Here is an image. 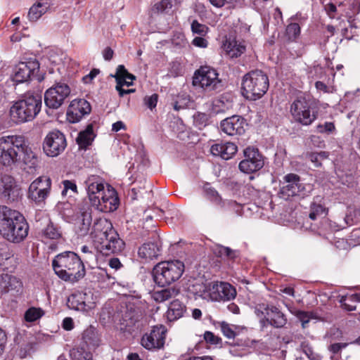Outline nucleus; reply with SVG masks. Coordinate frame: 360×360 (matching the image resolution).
<instances>
[{
  "instance_id": "f257e3e1",
  "label": "nucleus",
  "mask_w": 360,
  "mask_h": 360,
  "mask_svg": "<svg viewBox=\"0 0 360 360\" xmlns=\"http://www.w3.org/2000/svg\"><path fill=\"white\" fill-rule=\"evenodd\" d=\"M89 201L93 207L102 212L116 210L119 200L115 190L110 186L105 189L103 179L97 175H90L84 181Z\"/></svg>"
},
{
  "instance_id": "f03ea898",
  "label": "nucleus",
  "mask_w": 360,
  "mask_h": 360,
  "mask_svg": "<svg viewBox=\"0 0 360 360\" xmlns=\"http://www.w3.org/2000/svg\"><path fill=\"white\" fill-rule=\"evenodd\" d=\"M29 225L23 215L7 206H0V234L6 240L18 243L27 236Z\"/></svg>"
},
{
  "instance_id": "7ed1b4c3",
  "label": "nucleus",
  "mask_w": 360,
  "mask_h": 360,
  "mask_svg": "<svg viewBox=\"0 0 360 360\" xmlns=\"http://www.w3.org/2000/svg\"><path fill=\"white\" fill-rule=\"evenodd\" d=\"M52 266L59 278L75 283L86 274L84 262L74 252L65 251L57 255L52 260Z\"/></svg>"
},
{
  "instance_id": "20e7f679",
  "label": "nucleus",
  "mask_w": 360,
  "mask_h": 360,
  "mask_svg": "<svg viewBox=\"0 0 360 360\" xmlns=\"http://www.w3.org/2000/svg\"><path fill=\"white\" fill-rule=\"evenodd\" d=\"M41 104V96L26 94L11 106V117L16 123L32 121L40 112Z\"/></svg>"
},
{
  "instance_id": "39448f33",
  "label": "nucleus",
  "mask_w": 360,
  "mask_h": 360,
  "mask_svg": "<svg viewBox=\"0 0 360 360\" xmlns=\"http://www.w3.org/2000/svg\"><path fill=\"white\" fill-rule=\"evenodd\" d=\"M269 83L266 74L261 70H254L246 74L242 81V95L248 100L261 98L267 91Z\"/></svg>"
},
{
  "instance_id": "423d86ee",
  "label": "nucleus",
  "mask_w": 360,
  "mask_h": 360,
  "mask_svg": "<svg viewBox=\"0 0 360 360\" xmlns=\"http://www.w3.org/2000/svg\"><path fill=\"white\" fill-rule=\"evenodd\" d=\"M184 270V264L180 260L161 262L157 264L153 269V280L159 286L169 285L178 281Z\"/></svg>"
},
{
  "instance_id": "0eeeda50",
  "label": "nucleus",
  "mask_w": 360,
  "mask_h": 360,
  "mask_svg": "<svg viewBox=\"0 0 360 360\" xmlns=\"http://www.w3.org/2000/svg\"><path fill=\"white\" fill-rule=\"evenodd\" d=\"M24 138L20 136H6L0 138V164L11 166L20 160V147Z\"/></svg>"
},
{
  "instance_id": "6e6552de",
  "label": "nucleus",
  "mask_w": 360,
  "mask_h": 360,
  "mask_svg": "<svg viewBox=\"0 0 360 360\" xmlns=\"http://www.w3.org/2000/svg\"><path fill=\"white\" fill-rule=\"evenodd\" d=\"M290 113L295 122L305 126L310 125L316 119V112L311 111L309 102L304 97H299L292 102Z\"/></svg>"
},
{
  "instance_id": "1a4fd4ad",
  "label": "nucleus",
  "mask_w": 360,
  "mask_h": 360,
  "mask_svg": "<svg viewBox=\"0 0 360 360\" xmlns=\"http://www.w3.org/2000/svg\"><path fill=\"white\" fill-rule=\"evenodd\" d=\"M51 188V179L45 176H39L30 184L27 197L37 205H41L49 195Z\"/></svg>"
},
{
  "instance_id": "9d476101",
  "label": "nucleus",
  "mask_w": 360,
  "mask_h": 360,
  "mask_svg": "<svg viewBox=\"0 0 360 360\" xmlns=\"http://www.w3.org/2000/svg\"><path fill=\"white\" fill-rule=\"evenodd\" d=\"M286 185L281 188V195L284 198L300 196L304 198L307 195L311 189L310 185L306 186L301 182L300 177L295 174H288L283 178Z\"/></svg>"
},
{
  "instance_id": "9b49d317",
  "label": "nucleus",
  "mask_w": 360,
  "mask_h": 360,
  "mask_svg": "<svg viewBox=\"0 0 360 360\" xmlns=\"http://www.w3.org/2000/svg\"><path fill=\"white\" fill-rule=\"evenodd\" d=\"M67 146L65 135L59 130L50 131L45 137L43 150L46 155L56 157L62 153Z\"/></svg>"
},
{
  "instance_id": "f8f14e48",
  "label": "nucleus",
  "mask_w": 360,
  "mask_h": 360,
  "mask_svg": "<svg viewBox=\"0 0 360 360\" xmlns=\"http://www.w3.org/2000/svg\"><path fill=\"white\" fill-rule=\"evenodd\" d=\"M244 159L240 162L239 169L245 174H252L261 169L264 165L262 155L257 148L248 147L244 151Z\"/></svg>"
},
{
  "instance_id": "ddd939ff",
  "label": "nucleus",
  "mask_w": 360,
  "mask_h": 360,
  "mask_svg": "<svg viewBox=\"0 0 360 360\" xmlns=\"http://www.w3.org/2000/svg\"><path fill=\"white\" fill-rule=\"evenodd\" d=\"M70 89L65 83H57L47 89L44 94V102L49 108L57 109L70 95Z\"/></svg>"
},
{
  "instance_id": "4468645a",
  "label": "nucleus",
  "mask_w": 360,
  "mask_h": 360,
  "mask_svg": "<svg viewBox=\"0 0 360 360\" xmlns=\"http://www.w3.org/2000/svg\"><path fill=\"white\" fill-rule=\"evenodd\" d=\"M219 82L217 71L209 67L202 66L198 70L193 78V84L205 90L211 91L216 88Z\"/></svg>"
},
{
  "instance_id": "2eb2a0df",
  "label": "nucleus",
  "mask_w": 360,
  "mask_h": 360,
  "mask_svg": "<svg viewBox=\"0 0 360 360\" xmlns=\"http://www.w3.org/2000/svg\"><path fill=\"white\" fill-rule=\"evenodd\" d=\"M166 333L167 329L164 326H155L150 333L143 335L141 344L148 350L161 349L165 345Z\"/></svg>"
},
{
  "instance_id": "dca6fc26",
  "label": "nucleus",
  "mask_w": 360,
  "mask_h": 360,
  "mask_svg": "<svg viewBox=\"0 0 360 360\" xmlns=\"http://www.w3.org/2000/svg\"><path fill=\"white\" fill-rule=\"evenodd\" d=\"M236 290L229 283L211 282V298L212 301H229L236 296Z\"/></svg>"
},
{
  "instance_id": "f3484780",
  "label": "nucleus",
  "mask_w": 360,
  "mask_h": 360,
  "mask_svg": "<svg viewBox=\"0 0 360 360\" xmlns=\"http://www.w3.org/2000/svg\"><path fill=\"white\" fill-rule=\"evenodd\" d=\"M39 70V63L37 60H30L19 63L15 68L14 80L22 83L34 77Z\"/></svg>"
},
{
  "instance_id": "a211bd4d",
  "label": "nucleus",
  "mask_w": 360,
  "mask_h": 360,
  "mask_svg": "<svg viewBox=\"0 0 360 360\" xmlns=\"http://www.w3.org/2000/svg\"><path fill=\"white\" fill-rule=\"evenodd\" d=\"M91 110L89 103L84 99H75L71 101L68 110L67 119L70 122L76 123Z\"/></svg>"
},
{
  "instance_id": "6ab92c4d",
  "label": "nucleus",
  "mask_w": 360,
  "mask_h": 360,
  "mask_svg": "<svg viewBox=\"0 0 360 360\" xmlns=\"http://www.w3.org/2000/svg\"><path fill=\"white\" fill-rule=\"evenodd\" d=\"M114 230L110 221L100 217L94 220L90 231V236L95 242L101 244Z\"/></svg>"
},
{
  "instance_id": "aec40b11",
  "label": "nucleus",
  "mask_w": 360,
  "mask_h": 360,
  "mask_svg": "<svg viewBox=\"0 0 360 360\" xmlns=\"http://www.w3.org/2000/svg\"><path fill=\"white\" fill-rule=\"evenodd\" d=\"M245 126H247L245 120L239 115L227 117L223 120L220 124L221 131L229 136L244 134Z\"/></svg>"
},
{
  "instance_id": "412c9836",
  "label": "nucleus",
  "mask_w": 360,
  "mask_h": 360,
  "mask_svg": "<svg viewBox=\"0 0 360 360\" xmlns=\"http://www.w3.org/2000/svg\"><path fill=\"white\" fill-rule=\"evenodd\" d=\"M0 195L7 201H15L20 195V189L15 179L10 175H2L0 179Z\"/></svg>"
},
{
  "instance_id": "4be33fe9",
  "label": "nucleus",
  "mask_w": 360,
  "mask_h": 360,
  "mask_svg": "<svg viewBox=\"0 0 360 360\" xmlns=\"http://www.w3.org/2000/svg\"><path fill=\"white\" fill-rule=\"evenodd\" d=\"M101 249L105 254H118L122 252L125 247V243L119 236L115 230L110 233L109 236L101 243Z\"/></svg>"
},
{
  "instance_id": "5701e85b",
  "label": "nucleus",
  "mask_w": 360,
  "mask_h": 360,
  "mask_svg": "<svg viewBox=\"0 0 360 360\" xmlns=\"http://www.w3.org/2000/svg\"><path fill=\"white\" fill-rule=\"evenodd\" d=\"M141 319L142 313L139 309L131 306L127 307L120 320V324L122 326V329L131 330L136 325L137 328H139V323Z\"/></svg>"
},
{
  "instance_id": "b1692460",
  "label": "nucleus",
  "mask_w": 360,
  "mask_h": 360,
  "mask_svg": "<svg viewBox=\"0 0 360 360\" xmlns=\"http://www.w3.org/2000/svg\"><path fill=\"white\" fill-rule=\"evenodd\" d=\"M92 222L91 212L89 209L81 212L77 217L75 223L76 233L84 237L90 234L91 224Z\"/></svg>"
},
{
  "instance_id": "393cba45",
  "label": "nucleus",
  "mask_w": 360,
  "mask_h": 360,
  "mask_svg": "<svg viewBox=\"0 0 360 360\" xmlns=\"http://www.w3.org/2000/svg\"><path fill=\"white\" fill-rule=\"evenodd\" d=\"M22 281L15 276L6 274L0 276V288L4 292L18 294L22 292Z\"/></svg>"
},
{
  "instance_id": "a878e982",
  "label": "nucleus",
  "mask_w": 360,
  "mask_h": 360,
  "mask_svg": "<svg viewBox=\"0 0 360 360\" xmlns=\"http://www.w3.org/2000/svg\"><path fill=\"white\" fill-rule=\"evenodd\" d=\"M237 146L231 142L216 143L210 148L211 153L214 156H219L224 160L231 159L237 152Z\"/></svg>"
},
{
  "instance_id": "bb28decb",
  "label": "nucleus",
  "mask_w": 360,
  "mask_h": 360,
  "mask_svg": "<svg viewBox=\"0 0 360 360\" xmlns=\"http://www.w3.org/2000/svg\"><path fill=\"white\" fill-rule=\"evenodd\" d=\"M266 321L275 328H283L287 323L285 316L275 306H267L265 309Z\"/></svg>"
},
{
  "instance_id": "cd10ccee",
  "label": "nucleus",
  "mask_w": 360,
  "mask_h": 360,
  "mask_svg": "<svg viewBox=\"0 0 360 360\" xmlns=\"http://www.w3.org/2000/svg\"><path fill=\"white\" fill-rule=\"evenodd\" d=\"M211 200L221 208L228 209L234 212L238 215H241L243 205L233 200H224L217 191H209Z\"/></svg>"
},
{
  "instance_id": "c85d7f7f",
  "label": "nucleus",
  "mask_w": 360,
  "mask_h": 360,
  "mask_svg": "<svg viewBox=\"0 0 360 360\" xmlns=\"http://www.w3.org/2000/svg\"><path fill=\"white\" fill-rule=\"evenodd\" d=\"M189 291L195 296L203 299L211 298V282L202 279L195 280L188 288Z\"/></svg>"
},
{
  "instance_id": "c756f323",
  "label": "nucleus",
  "mask_w": 360,
  "mask_h": 360,
  "mask_svg": "<svg viewBox=\"0 0 360 360\" xmlns=\"http://www.w3.org/2000/svg\"><path fill=\"white\" fill-rule=\"evenodd\" d=\"M223 49L230 58H238L245 51L243 42L236 39L229 38L223 44Z\"/></svg>"
},
{
  "instance_id": "7c9ffc66",
  "label": "nucleus",
  "mask_w": 360,
  "mask_h": 360,
  "mask_svg": "<svg viewBox=\"0 0 360 360\" xmlns=\"http://www.w3.org/2000/svg\"><path fill=\"white\" fill-rule=\"evenodd\" d=\"M328 210L325 207L323 197L317 195L314 198L310 205V212L309 217L314 221L326 216Z\"/></svg>"
},
{
  "instance_id": "2f4dec72",
  "label": "nucleus",
  "mask_w": 360,
  "mask_h": 360,
  "mask_svg": "<svg viewBox=\"0 0 360 360\" xmlns=\"http://www.w3.org/2000/svg\"><path fill=\"white\" fill-rule=\"evenodd\" d=\"M161 249L160 246L154 243H147L143 244L138 250L139 257L146 261L157 259L160 255Z\"/></svg>"
},
{
  "instance_id": "473e14b6",
  "label": "nucleus",
  "mask_w": 360,
  "mask_h": 360,
  "mask_svg": "<svg viewBox=\"0 0 360 360\" xmlns=\"http://www.w3.org/2000/svg\"><path fill=\"white\" fill-rule=\"evenodd\" d=\"M20 160L30 169H35L39 163L37 156L26 144L25 140L23 146L20 147Z\"/></svg>"
},
{
  "instance_id": "72a5a7b5",
  "label": "nucleus",
  "mask_w": 360,
  "mask_h": 360,
  "mask_svg": "<svg viewBox=\"0 0 360 360\" xmlns=\"http://www.w3.org/2000/svg\"><path fill=\"white\" fill-rule=\"evenodd\" d=\"M51 0H39L28 12V18L32 21L37 20L50 8Z\"/></svg>"
},
{
  "instance_id": "f704fd0d",
  "label": "nucleus",
  "mask_w": 360,
  "mask_h": 360,
  "mask_svg": "<svg viewBox=\"0 0 360 360\" xmlns=\"http://www.w3.org/2000/svg\"><path fill=\"white\" fill-rule=\"evenodd\" d=\"M95 135L93 131V126L89 124L86 128L81 131L76 139V142L80 149H86L88 146L91 145Z\"/></svg>"
},
{
  "instance_id": "c9c22d12",
  "label": "nucleus",
  "mask_w": 360,
  "mask_h": 360,
  "mask_svg": "<svg viewBox=\"0 0 360 360\" xmlns=\"http://www.w3.org/2000/svg\"><path fill=\"white\" fill-rule=\"evenodd\" d=\"M100 340L96 329L93 327H89L84 330L82 333V342L80 345L86 348L96 347L99 345Z\"/></svg>"
},
{
  "instance_id": "e433bc0d",
  "label": "nucleus",
  "mask_w": 360,
  "mask_h": 360,
  "mask_svg": "<svg viewBox=\"0 0 360 360\" xmlns=\"http://www.w3.org/2000/svg\"><path fill=\"white\" fill-rule=\"evenodd\" d=\"M115 78L117 85H118V81L121 82L122 86H129L133 84L134 80L136 77L129 73L123 65H119L117 67L116 72L115 75H112Z\"/></svg>"
},
{
  "instance_id": "4c0bfd02",
  "label": "nucleus",
  "mask_w": 360,
  "mask_h": 360,
  "mask_svg": "<svg viewBox=\"0 0 360 360\" xmlns=\"http://www.w3.org/2000/svg\"><path fill=\"white\" fill-rule=\"evenodd\" d=\"M185 311V306L178 300H174L169 304L167 311V317L170 321H174L181 318Z\"/></svg>"
},
{
  "instance_id": "58836bf2",
  "label": "nucleus",
  "mask_w": 360,
  "mask_h": 360,
  "mask_svg": "<svg viewBox=\"0 0 360 360\" xmlns=\"http://www.w3.org/2000/svg\"><path fill=\"white\" fill-rule=\"evenodd\" d=\"M357 302H360V293L343 295L340 299L342 307L349 311L356 310Z\"/></svg>"
},
{
  "instance_id": "ea45409f",
  "label": "nucleus",
  "mask_w": 360,
  "mask_h": 360,
  "mask_svg": "<svg viewBox=\"0 0 360 360\" xmlns=\"http://www.w3.org/2000/svg\"><path fill=\"white\" fill-rule=\"evenodd\" d=\"M86 295L81 292L71 295L68 300L69 306L76 310H86V307H89L85 301Z\"/></svg>"
},
{
  "instance_id": "a19ab883",
  "label": "nucleus",
  "mask_w": 360,
  "mask_h": 360,
  "mask_svg": "<svg viewBox=\"0 0 360 360\" xmlns=\"http://www.w3.org/2000/svg\"><path fill=\"white\" fill-rule=\"evenodd\" d=\"M70 356L71 360H93L90 349L82 345L70 349Z\"/></svg>"
},
{
  "instance_id": "79ce46f5",
  "label": "nucleus",
  "mask_w": 360,
  "mask_h": 360,
  "mask_svg": "<svg viewBox=\"0 0 360 360\" xmlns=\"http://www.w3.org/2000/svg\"><path fill=\"white\" fill-rule=\"evenodd\" d=\"M179 291L174 288H166L159 291L154 292L153 299L158 302H162L171 298L175 297Z\"/></svg>"
},
{
  "instance_id": "37998d69",
  "label": "nucleus",
  "mask_w": 360,
  "mask_h": 360,
  "mask_svg": "<svg viewBox=\"0 0 360 360\" xmlns=\"http://www.w3.org/2000/svg\"><path fill=\"white\" fill-rule=\"evenodd\" d=\"M181 0H161L154 4L152 10L155 13H167L173 6L180 4Z\"/></svg>"
},
{
  "instance_id": "c03bdc74",
  "label": "nucleus",
  "mask_w": 360,
  "mask_h": 360,
  "mask_svg": "<svg viewBox=\"0 0 360 360\" xmlns=\"http://www.w3.org/2000/svg\"><path fill=\"white\" fill-rule=\"evenodd\" d=\"M324 340L329 344L338 342L344 340L342 330L336 328L328 330L324 335Z\"/></svg>"
},
{
  "instance_id": "a18cd8bd",
  "label": "nucleus",
  "mask_w": 360,
  "mask_h": 360,
  "mask_svg": "<svg viewBox=\"0 0 360 360\" xmlns=\"http://www.w3.org/2000/svg\"><path fill=\"white\" fill-rule=\"evenodd\" d=\"M43 236L48 239L56 240L60 238L61 233L59 229L49 221L46 227L42 231Z\"/></svg>"
},
{
  "instance_id": "49530a36",
  "label": "nucleus",
  "mask_w": 360,
  "mask_h": 360,
  "mask_svg": "<svg viewBox=\"0 0 360 360\" xmlns=\"http://www.w3.org/2000/svg\"><path fill=\"white\" fill-rule=\"evenodd\" d=\"M292 313L301 321L303 328L307 327V325L311 319L316 318L313 312L295 310V311H292Z\"/></svg>"
},
{
  "instance_id": "de8ad7c7",
  "label": "nucleus",
  "mask_w": 360,
  "mask_h": 360,
  "mask_svg": "<svg viewBox=\"0 0 360 360\" xmlns=\"http://www.w3.org/2000/svg\"><path fill=\"white\" fill-rule=\"evenodd\" d=\"M13 255L6 244L0 245V264L6 265V262L13 260Z\"/></svg>"
},
{
  "instance_id": "09e8293b",
  "label": "nucleus",
  "mask_w": 360,
  "mask_h": 360,
  "mask_svg": "<svg viewBox=\"0 0 360 360\" xmlns=\"http://www.w3.org/2000/svg\"><path fill=\"white\" fill-rule=\"evenodd\" d=\"M44 315V311L40 308L31 307L25 313V319L27 322H33L40 319Z\"/></svg>"
},
{
  "instance_id": "8fccbe9b",
  "label": "nucleus",
  "mask_w": 360,
  "mask_h": 360,
  "mask_svg": "<svg viewBox=\"0 0 360 360\" xmlns=\"http://www.w3.org/2000/svg\"><path fill=\"white\" fill-rule=\"evenodd\" d=\"M218 255L219 257H224L229 260H235L238 257V251L222 245L218 248Z\"/></svg>"
},
{
  "instance_id": "3c124183",
  "label": "nucleus",
  "mask_w": 360,
  "mask_h": 360,
  "mask_svg": "<svg viewBox=\"0 0 360 360\" xmlns=\"http://www.w3.org/2000/svg\"><path fill=\"white\" fill-rule=\"evenodd\" d=\"M208 30L209 27L206 25L201 24L196 20H193L191 22V31L193 34L205 36Z\"/></svg>"
},
{
  "instance_id": "603ef678",
  "label": "nucleus",
  "mask_w": 360,
  "mask_h": 360,
  "mask_svg": "<svg viewBox=\"0 0 360 360\" xmlns=\"http://www.w3.org/2000/svg\"><path fill=\"white\" fill-rule=\"evenodd\" d=\"M307 157L314 165L318 167L321 165V161L328 158V154L326 152L310 153L307 155Z\"/></svg>"
},
{
  "instance_id": "864d4df0",
  "label": "nucleus",
  "mask_w": 360,
  "mask_h": 360,
  "mask_svg": "<svg viewBox=\"0 0 360 360\" xmlns=\"http://www.w3.org/2000/svg\"><path fill=\"white\" fill-rule=\"evenodd\" d=\"M286 33L291 40L295 39L300 34V27L297 23H290L286 27Z\"/></svg>"
},
{
  "instance_id": "5fc2aeb1",
  "label": "nucleus",
  "mask_w": 360,
  "mask_h": 360,
  "mask_svg": "<svg viewBox=\"0 0 360 360\" xmlns=\"http://www.w3.org/2000/svg\"><path fill=\"white\" fill-rule=\"evenodd\" d=\"M316 130L321 134H332L335 130V127L332 122H326L324 124H319L316 126Z\"/></svg>"
},
{
  "instance_id": "6e6d98bb",
  "label": "nucleus",
  "mask_w": 360,
  "mask_h": 360,
  "mask_svg": "<svg viewBox=\"0 0 360 360\" xmlns=\"http://www.w3.org/2000/svg\"><path fill=\"white\" fill-rule=\"evenodd\" d=\"M351 343H352L351 342ZM350 342H334L332 344H330L328 349L330 352L333 353V354H338L342 351V349L346 348Z\"/></svg>"
},
{
  "instance_id": "4d7b16f0",
  "label": "nucleus",
  "mask_w": 360,
  "mask_h": 360,
  "mask_svg": "<svg viewBox=\"0 0 360 360\" xmlns=\"http://www.w3.org/2000/svg\"><path fill=\"white\" fill-rule=\"evenodd\" d=\"M220 328L222 333L229 339L234 338L236 333L233 328L227 323L223 321L220 323Z\"/></svg>"
},
{
  "instance_id": "13d9d810",
  "label": "nucleus",
  "mask_w": 360,
  "mask_h": 360,
  "mask_svg": "<svg viewBox=\"0 0 360 360\" xmlns=\"http://www.w3.org/2000/svg\"><path fill=\"white\" fill-rule=\"evenodd\" d=\"M205 340L210 344L217 345L221 343V338L216 336L210 331H206L204 334Z\"/></svg>"
},
{
  "instance_id": "bf43d9fd",
  "label": "nucleus",
  "mask_w": 360,
  "mask_h": 360,
  "mask_svg": "<svg viewBox=\"0 0 360 360\" xmlns=\"http://www.w3.org/2000/svg\"><path fill=\"white\" fill-rule=\"evenodd\" d=\"M158 100V96L156 94H153V95L150 96H146L144 98V103L145 105L150 108V110H153L155 108L157 105Z\"/></svg>"
},
{
  "instance_id": "052dcab7",
  "label": "nucleus",
  "mask_w": 360,
  "mask_h": 360,
  "mask_svg": "<svg viewBox=\"0 0 360 360\" xmlns=\"http://www.w3.org/2000/svg\"><path fill=\"white\" fill-rule=\"evenodd\" d=\"M63 184L64 186V188L62 191L63 195H66L68 190H71L72 192L75 193H77V185L74 181L70 180H65L63 181Z\"/></svg>"
},
{
  "instance_id": "680f3d73",
  "label": "nucleus",
  "mask_w": 360,
  "mask_h": 360,
  "mask_svg": "<svg viewBox=\"0 0 360 360\" xmlns=\"http://www.w3.org/2000/svg\"><path fill=\"white\" fill-rule=\"evenodd\" d=\"M99 70L93 69L88 75L83 77L82 80L84 83H90L99 73Z\"/></svg>"
},
{
  "instance_id": "e2e57ef3",
  "label": "nucleus",
  "mask_w": 360,
  "mask_h": 360,
  "mask_svg": "<svg viewBox=\"0 0 360 360\" xmlns=\"http://www.w3.org/2000/svg\"><path fill=\"white\" fill-rule=\"evenodd\" d=\"M202 36L201 37H195L193 39V41H192V44L195 46H198V47H200V48H205L207 46V41L204 39L203 37H202Z\"/></svg>"
},
{
  "instance_id": "0e129e2a",
  "label": "nucleus",
  "mask_w": 360,
  "mask_h": 360,
  "mask_svg": "<svg viewBox=\"0 0 360 360\" xmlns=\"http://www.w3.org/2000/svg\"><path fill=\"white\" fill-rule=\"evenodd\" d=\"M209 2L216 8H221L227 4H231L236 0H208Z\"/></svg>"
},
{
  "instance_id": "69168bd1",
  "label": "nucleus",
  "mask_w": 360,
  "mask_h": 360,
  "mask_svg": "<svg viewBox=\"0 0 360 360\" xmlns=\"http://www.w3.org/2000/svg\"><path fill=\"white\" fill-rule=\"evenodd\" d=\"M315 86L318 91H323V93L332 92L331 88L328 86L325 83L318 81L315 83Z\"/></svg>"
},
{
  "instance_id": "338daca9",
  "label": "nucleus",
  "mask_w": 360,
  "mask_h": 360,
  "mask_svg": "<svg viewBox=\"0 0 360 360\" xmlns=\"http://www.w3.org/2000/svg\"><path fill=\"white\" fill-rule=\"evenodd\" d=\"M121 82L118 81V85H116L115 89L118 91L120 96L122 97L126 94H129L135 91L134 89H124Z\"/></svg>"
},
{
  "instance_id": "774afa93",
  "label": "nucleus",
  "mask_w": 360,
  "mask_h": 360,
  "mask_svg": "<svg viewBox=\"0 0 360 360\" xmlns=\"http://www.w3.org/2000/svg\"><path fill=\"white\" fill-rule=\"evenodd\" d=\"M109 266L115 270L120 269L121 267H122V264L120 262V259L116 257H113L109 259L108 262Z\"/></svg>"
}]
</instances>
